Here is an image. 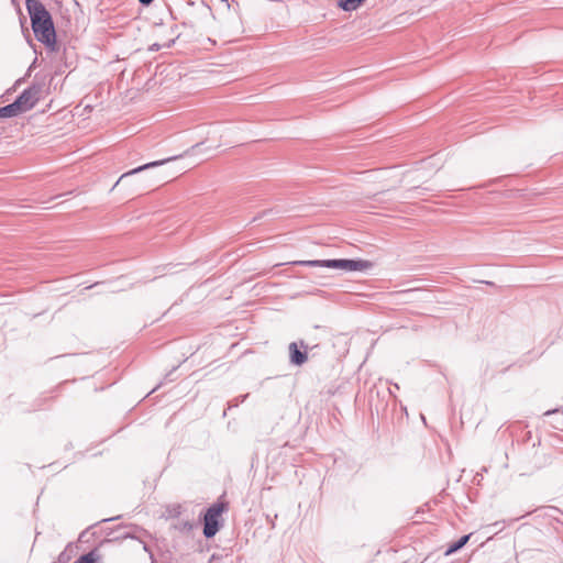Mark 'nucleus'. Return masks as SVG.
Wrapping results in <instances>:
<instances>
[{
  "mask_svg": "<svg viewBox=\"0 0 563 563\" xmlns=\"http://www.w3.org/2000/svg\"><path fill=\"white\" fill-rule=\"evenodd\" d=\"M290 350L292 351L291 361L295 364H302L306 361V356L297 350V345L295 343L290 344Z\"/></svg>",
  "mask_w": 563,
  "mask_h": 563,
  "instance_id": "nucleus-8",
  "label": "nucleus"
},
{
  "mask_svg": "<svg viewBox=\"0 0 563 563\" xmlns=\"http://www.w3.org/2000/svg\"><path fill=\"white\" fill-rule=\"evenodd\" d=\"M22 114L19 110V106L14 102L11 104H8L5 107L0 108V118L7 119V118H13Z\"/></svg>",
  "mask_w": 563,
  "mask_h": 563,
  "instance_id": "nucleus-6",
  "label": "nucleus"
},
{
  "mask_svg": "<svg viewBox=\"0 0 563 563\" xmlns=\"http://www.w3.org/2000/svg\"><path fill=\"white\" fill-rule=\"evenodd\" d=\"M470 539V534L468 536H464L462 537L456 543L452 544L448 550H446V554H451L457 550H460L464 544H466V542L468 541Z\"/></svg>",
  "mask_w": 563,
  "mask_h": 563,
  "instance_id": "nucleus-10",
  "label": "nucleus"
},
{
  "mask_svg": "<svg viewBox=\"0 0 563 563\" xmlns=\"http://www.w3.org/2000/svg\"><path fill=\"white\" fill-rule=\"evenodd\" d=\"M222 511H223L222 506H213V507L209 508V510L207 511V514L205 516V528H203V534L207 538H211L218 532V530H219L218 518L220 517Z\"/></svg>",
  "mask_w": 563,
  "mask_h": 563,
  "instance_id": "nucleus-5",
  "label": "nucleus"
},
{
  "mask_svg": "<svg viewBox=\"0 0 563 563\" xmlns=\"http://www.w3.org/2000/svg\"><path fill=\"white\" fill-rule=\"evenodd\" d=\"M143 4H150L153 0H139Z\"/></svg>",
  "mask_w": 563,
  "mask_h": 563,
  "instance_id": "nucleus-11",
  "label": "nucleus"
},
{
  "mask_svg": "<svg viewBox=\"0 0 563 563\" xmlns=\"http://www.w3.org/2000/svg\"><path fill=\"white\" fill-rule=\"evenodd\" d=\"M25 4L36 38L46 46L54 48L56 34L49 12L38 0H26Z\"/></svg>",
  "mask_w": 563,
  "mask_h": 563,
  "instance_id": "nucleus-2",
  "label": "nucleus"
},
{
  "mask_svg": "<svg viewBox=\"0 0 563 563\" xmlns=\"http://www.w3.org/2000/svg\"><path fill=\"white\" fill-rule=\"evenodd\" d=\"M163 164H164V162H152V163L145 164L143 166H140L137 168H134L130 172L122 174L111 190H114L117 187H119L121 185L126 186L129 189H132V190H140V189H145L152 185L158 184L161 181L167 180L168 178H170L173 176V174L169 173L167 169L155 170V172L142 175L140 177L133 178V176H135L136 174H140L141 172L155 168Z\"/></svg>",
  "mask_w": 563,
  "mask_h": 563,
  "instance_id": "nucleus-1",
  "label": "nucleus"
},
{
  "mask_svg": "<svg viewBox=\"0 0 563 563\" xmlns=\"http://www.w3.org/2000/svg\"><path fill=\"white\" fill-rule=\"evenodd\" d=\"M99 556L95 552H89L82 556H80L74 563H98Z\"/></svg>",
  "mask_w": 563,
  "mask_h": 563,
  "instance_id": "nucleus-9",
  "label": "nucleus"
},
{
  "mask_svg": "<svg viewBox=\"0 0 563 563\" xmlns=\"http://www.w3.org/2000/svg\"><path fill=\"white\" fill-rule=\"evenodd\" d=\"M363 0H340L339 7L344 11H354L356 10Z\"/></svg>",
  "mask_w": 563,
  "mask_h": 563,
  "instance_id": "nucleus-7",
  "label": "nucleus"
},
{
  "mask_svg": "<svg viewBox=\"0 0 563 563\" xmlns=\"http://www.w3.org/2000/svg\"><path fill=\"white\" fill-rule=\"evenodd\" d=\"M42 90L40 87H31L22 92V95L14 101L19 106L21 113L27 112L34 108L41 98Z\"/></svg>",
  "mask_w": 563,
  "mask_h": 563,
  "instance_id": "nucleus-4",
  "label": "nucleus"
},
{
  "mask_svg": "<svg viewBox=\"0 0 563 563\" xmlns=\"http://www.w3.org/2000/svg\"><path fill=\"white\" fill-rule=\"evenodd\" d=\"M299 264L314 266V267H327L332 269H340L344 272H361L371 267V264L366 261H354V260H325V261H302Z\"/></svg>",
  "mask_w": 563,
  "mask_h": 563,
  "instance_id": "nucleus-3",
  "label": "nucleus"
}]
</instances>
